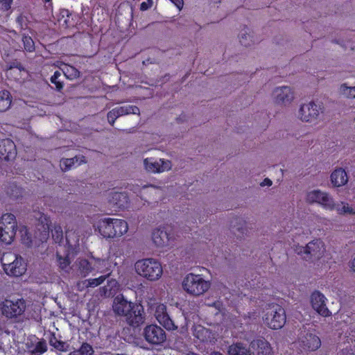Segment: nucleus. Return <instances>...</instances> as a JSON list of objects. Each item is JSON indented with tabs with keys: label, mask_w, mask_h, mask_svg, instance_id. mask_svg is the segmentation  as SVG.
I'll return each instance as SVG.
<instances>
[{
	"label": "nucleus",
	"mask_w": 355,
	"mask_h": 355,
	"mask_svg": "<svg viewBox=\"0 0 355 355\" xmlns=\"http://www.w3.org/2000/svg\"><path fill=\"white\" fill-rule=\"evenodd\" d=\"M113 310L116 314L125 316L128 323L132 327H139L144 322L142 306L128 302L122 295L114 298Z\"/></svg>",
	"instance_id": "1"
},
{
	"label": "nucleus",
	"mask_w": 355,
	"mask_h": 355,
	"mask_svg": "<svg viewBox=\"0 0 355 355\" xmlns=\"http://www.w3.org/2000/svg\"><path fill=\"white\" fill-rule=\"evenodd\" d=\"M66 245L62 249H58L56 256L60 267L62 269L67 268L70 263L71 259L79 252V235L76 231L67 230L65 232Z\"/></svg>",
	"instance_id": "2"
},
{
	"label": "nucleus",
	"mask_w": 355,
	"mask_h": 355,
	"mask_svg": "<svg viewBox=\"0 0 355 355\" xmlns=\"http://www.w3.org/2000/svg\"><path fill=\"white\" fill-rule=\"evenodd\" d=\"M94 229L103 238L114 239L125 234L128 230V225L123 219L104 218L96 223Z\"/></svg>",
	"instance_id": "3"
},
{
	"label": "nucleus",
	"mask_w": 355,
	"mask_h": 355,
	"mask_svg": "<svg viewBox=\"0 0 355 355\" xmlns=\"http://www.w3.org/2000/svg\"><path fill=\"white\" fill-rule=\"evenodd\" d=\"M135 270L139 275L151 282L158 280L163 273L160 262L153 258L137 261L135 263Z\"/></svg>",
	"instance_id": "4"
},
{
	"label": "nucleus",
	"mask_w": 355,
	"mask_h": 355,
	"mask_svg": "<svg viewBox=\"0 0 355 355\" xmlns=\"http://www.w3.org/2000/svg\"><path fill=\"white\" fill-rule=\"evenodd\" d=\"M182 287L187 293L193 296H200L209 290L210 283L200 275L189 273L183 279Z\"/></svg>",
	"instance_id": "5"
},
{
	"label": "nucleus",
	"mask_w": 355,
	"mask_h": 355,
	"mask_svg": "<svg viewBox=\"0 0 355 355\" xmlns=\"http://www.w3.org/2000/svg\"><path fill=\"white\" fill-rule=\"evenodd\" d=\"M264 323L272 329H279L284 327L286 321V311L279 304H270L266 309L263 317Z\"/></svg>",
	"instance_id": "6"
},
{
	"label": "nucleus",
	"mask_w": 355,
	"mask_h": 355,
	"mask_svg": "<svg viewBox=\"0 0 355 355\" xmlns=\"http://www.w3.org/2000/svg\"><path fill=\"white\" fill-rule=\"evenodd\" d=\"M295 250L305 261L314 262L323 257L325 246L323 241L318 239L311 241L305 247L297 248Z\"/></svg>",
	"instance_id": "7"
},
{
	"label": "nucleus",
	"mask_w": 355,
	"mask_h": 355,
	"mask_svg": "<svg viewBox=\"0 0 355 355\" xmlns=\"http://www.w3.org/2000/svg\"><path fill=\"white\" fill-rule=\"evenodd\" d=\"M148 309L155 311L154 315L158 322L168 331L178 329V326L171 318L166 311V306L157 302L155 298H149L148 301Z\"/></svg>",
	"instance_id": "8"
},
{
	"label": "nucleus",
	"mask_w": 355,
	"mask_h": 355,
	"mask_svg": "<svg viewBox=\"0 0 355 355\" xmlns=\"http://www.w3.org/2000/svg\"><path fill=\"white\" fill-rule=\"evenodd\" d=\"M17 220L14 214H5L0 219V241L10 244L17 232Z\"/></svg>",
	"instance_id": "9"
},
{
	"label": "nucleus",
	"mask_w": 355,
	"mask_h": 355,
	"mask_svg": "<svg viewBox=\"0 0 355 355\" xmlns=\"http://www.w3.org/2000/svg\"><path fill=\"white\" fill-rule=\"evenodd\" d=\"M26 309V303L23 298L16 301L5 300L1 305L2 314L8 319L20 318L24 313Z\"/></svg>",
	"instance_id": "10"
},
{
	"label": "nucleus",
	"mask_w": 355,
	"mask_h": 355,
	"mask_svg": "<svg viewBox=\"0 0 355 355\" xmlns=\"http://www.w3.org/2000/svg\"><path fill=\"white\" fill-rule=\"evenodd\" d=\"M306 201L309 203L317 202L320 204L323 208L329 210L337 211V207H342L343 202L340 204H336L331 196L326 192H322L320 190H313L310 191L306 195Z\"/></svg>",
	"instance_id": "11"
},
{
	"label": "nucleus",
	"mask_w": 355,
	"mask_h": 355,
	"mask_svg": "<svg viewBox=\"0 0 355 355\" xmlns=\"http://www.w3.org/2000/svg\"><path fill=\"white\" fill-rule=\"evenodd\" d=\"M145 340L153 345H160L166 340V334L164 330L157 324H150L144 330Z\"/></svg>",
	"instance_id": "12"
},
{
	"label": "nucleus",
	"mask_w": 355,
	"mask_h": 355,
	"mask_svg": "<svg viewBox=\"0 0 355 355\" xmlns=\"http://www.w3.org/2000/svg\"><path fill=\"white\" fill-rule=\"evenodd\" d=\"M322 109L320 105H316L314 102H310L300 107L299 116L303 121L312 122L318 119Z\"/></svg>",
	"instance_id": "13"
},
{
	"label": "nucleus",
	"mask_w": 355,
	"mask_h": 355,
	"mask_svg": "<svg viewBox=\"0 0 355 355\" xmlns=\"http://www.w3.org/2000/svg\"><path fill=\"white\" fill-rule=\"evenodd\" d=\"M2 264L4 271L9 276L20 277L26 271V264L20 256L15 255V259L11 263Z\"/></svg>",
	"instance_id": "14"
},
{
	"label": "nucleus",
	"mask_w": 355,
	"mask_h": 355,
	"mask_svg": "<svg viewBox=\"0 0 355 355\" xmlns=\"http://www.w3.org/2000/svg\"><path fill=\"white\" fill-rule=\"evenodd\" d=\"M325 296L318 291H314L311 295V304L313 309L320 315L329 317L331 315V311L326 306Z\"/></svg>",
	"instance_id": "15"
},
{
	"label": "nucleus",
	"mask_w": 355,
	"mask_h": 355,
	"mask_svg": "<svg viewBox=\"0 0 355 355\" xmlns=\"http://www.w3.org/2000/svg\"><path fill=\"white\" fill-rule=\"evenodd\" d=\"M17 154L15 142L10 139L0 140V159L10 161L15 159Z\"/></svg>",
	"instance_id": "16"
},
{
	"label": "nucleus",
	"mask_w": 355,
	"mask_h": 355,
	"mask_svg": "<svg viewBox=\"0 0 355 355\" xmlns=\"http://www.w3.org/2000/svg\"><path fill=\"white\" fill-rule=\"evenodd\" d=\"M300 347L305 352L316 351L321 346L319 336L313 333H306L300 338Z\"/></svg>",
	"instance_id": "17"
},
{
	"label": "nucleus",
	"mask_w": 355,
	"mask_h": 355,
	"mask_svg": "<svg viewBox=\"0 0 355 355\" xmlns=\"http://www.w3.org/2000/svg\"><path fill=\"white\" fill-rule=\"evenodd\" d=\"M144 164L146 171L154 173H162L171 168V162L162 159L157 160L153 157H148L144 159Z\"/></svg>",
	"instance_id": "18"
},
{
	"label": "nucleus",
	"mask_w": 355,
	"mask_h": 355,
	"mask_svg": "<svg viewBox=\"0 0 355 355\" xmlns=\"http://www.w3.org/2000/svg\"><path fill=\"white\" fill-rule=\"evenodd\" d=\"M253 355H272V347L264 338L253 340L250 345Z\"/></svg>",
	"instance_id": "19"
},
{
	"label": "nucleus",
	"mask_w": 355,
	"mask_h": 355,
	"mask_svg": "<svg viewBox=\"0 0 355 355\" xmlns=\"http://www.w3.org/2000/svg\"><path fill=\"white\" fill-rule=\"evenodd\" d=\"M273 94L275 103L278 104L291 103L294 98L293 92L291 87L287 86L276 88L273 92Z\"/></svg>",
	"instance_id": "20"
},
{
	"label": "nucleus",
	"mask_w": 355,
	"mask_h": 355,
	"mask_svg": "<svg viewBox=\"0 0 355 355\" xmlns=\"http://www.w3.org/2000/svg\"><path fill=\"white\" fill-rule=\"evenodd\" d=\"M111 197L109 198V202L114 209H124L128 207L129 204V198L125 192H112Z\"/></svg>",
	"instance_id": "21"
},
{
	"label": "nucleus",
	"mask_w": 355,
	"mask_h": 355,
	"mask_svg": "<svg viewBox=\"0 0 355 355\" xmlns=\"http://www.w3.org/2000/svg\"><path fill=\"white\" fill-rule=\"evenodd\" d=\"M152 239L156 246L164 247L169 244L170 234L165 227L157 228L152 233Z\"/></svg>",
	"instance_id": "22"
},
{
	"label": "nucleus",
	"mask_w": 355,
	"mask_h": 355,
	"mask_svg": "<svg viewBox=\"0 0 355 355\" xmlns=\"http://www.w3.org/2000/svg\"><path fill=\"white\" fill-rule=\"evenodd\" d=\"M21 73H26L22 64L17 60L11 62L6 71L8 78H12L15 81L22 79Z\"/></svg>",
	"instance_id": "23"
},
{
	"label": "nucleus",
	"mask_w": 355,
	"mask_h": 355,
	"mask_svg": "<svg viewBox=\"0 0 355 355\" xmlns=\"http://www.w3.org/2000/svg\"><path fill=\"white\" fill-rule=\"evenodd\" d=\"M86 162V158L83 155H76L72 158H62L60 160V168L63 171L71 170L73 167H76L82 163Z\"/></svg>",
	"instance_id": "24"
},
{
	"label": "nucleus",
	"mask_w": 355,
	"mask_h": 355,
	"mask_svg": "<svg viewBox=\"0 0 355 355\" xmlns=\"http://www.w3.org/2000/svg\"><path fill=\"white\" fill-rule=\"evenodd\" d=\"M331 181L334 187H339L348 182V176L345 169L342 168L335 169L331 174Z\"/></svg>",
	"instance_id": "25"
},
{
	"label": "nucleus",
	"mask_w": 355,
	"mask_h": 355,
	"mask_svg": "<svg viewBox=\"0 0 355 355\" xmlns=\"http://www.w3.org/2000/svg\"><path fill=\"white\" fill-rule=\"evenodd\" d=\"M228 355H252V353L243 343H236L229 347Z\"/></svg>",
	"instance_id": "26"
},
{
	"label": "nucleus",
	"mask_w": 355,
	"mask_h": 355,
	"mask_svg": "<svg viewBox=\"0 0 355 355\" xmlns=\"http://www.w3.org/2000/svg\"><path fill=\"white\" fill-rule=\"evenodd\" d=\"M114 110H115V112L118 117L130 114L138 115H139L140 114L139 108L136 105H128L114 107Z\"/></svg>",
	"instance_id": "27"
},
{
	"label": "nucleus",
	"mask_w": 355,
	"mask_h": 355,
	"mask_svg": "<svg viewBox=\"0 0 355 355\" xmlns=\"http://www.w3.org/2000/svg\"><path fill=\"white\" fill-rule=\"evenodd\" d=\"M49 345L60 352H67L69 345L64 341L58 340L55 333H51L49 339Z\"/></svg>",
	"instance_id": "28"
},
{
	"label": "nucleus",
	"mask_w": 355,
	"mask_h": 355,
	"mask_svg": "<svg viewBox=\"0 0 355 355\" xmlns=\"http://www.w3.org/2000/svg\"><path fill=\"white\" fill-rule=\"evenodd\" d=\"M12 103V96L7 90L0 92V112L8 110Z\"/></svg>",
	"instance_id": "29"
},
{
	"label": "nucleus",
	"mask_w": 355,
	"mask_h": 355,
	"mask_svg": "<svg viewBox=\"0 0 355 355\" xmlns=\"http://www.w3.org/2000/svg\"><path fill=\"white\" fill-rule=\"evenodd\" d=\"M61 69L66 78L69 80H73L80 76V71L72 65L64 64Z\"/></svg>",
	"instance_id": "30"
},
{
	"label": "nucleus",
	"mask_w": 355,
	"mask_h": 355,
	"mask_svg": "<svg viewBox=\"0 0 355 355\" xmlns=\"http://www.w3.org/2000/svg\"><path fill=\"white\" fill-rule=\"evenodd\" d=\"M94 350L93 347L87 342H83L80 347L70 352L68 355H93Z\"/></svg>",
	"instance_id": "31"
},
{
	"label": "nucleus",
	"mask_w": 355,
	"mask_h": 355,
	"mask_svg": "<svg viewBox=\"0 0 355 355\" xmlns=\"http://www.w3.org/2000/svg\"><path fill=\"white\" fill-rule=\"evenodd\" d=\"M110 272H108L106 275H101L97 278L86 279L84 282V284L87 288H94L103 284L105 282V280L110 276Z\"/></svg>",
	"instance_id": "32"
},
{
	"label": "nucleus",
	"mask_w": 355,
	"mask_h": 355,
	"mask_svg": "<svg viewBox=\"0 0 355 355\" xmlns=\"http://www.w3.org/2000/svg\"><path fill=\"white\" fill-rule=\"evenodd\" d=\"M52 238L55 243H58L59 247L62 248L61 243L63 241V231L62 228L60 225H55L53 229L51 230Z\"/></svg>",
	"instance_id": "33"
},
{
	"label": "nucleus",
	"mask_w": 355,
	"mask_h": 355,
	"mask_svg": "<svg viewBox=\"0 0 355 355\" xmlns=\"http://www.w3.org/2000/svg\"><path fill=\"white\" fill-rule=\"evenodd\" d=\"M60 76L61 72L55 71L50 78L51 83L55 85V89L58 92L62 91L64 87V83L60 79Z\"/></svg>",
	"instance_id": "34"
},
{
	"label": "nucleus",
	"mask_w": 355,
	"mask_h": 355,
	"mask_svg": "<svg viewBox=\"0 0 355 355\" xmlns=\"http://www.w3.org/2000/svg\"><path fill=\"white\" fill-rule=\"evenodd\" d=\"M252 37L250 35V29L247 26H245L244 33L240 34L239 35V41L241 44L245 47L250 46L251 42H252Z\"/></svg>",
	"instance_id": "35"
},
{
	"label": "nucleus",
	"mask_w": 355,
	"mask_h": 355,
	"mask_svg": "<svg viewBox=\"0 0 355 355\" xmlns=\"http://www.w3.org/2000/svg\"><path fill=\"white\" fill-rule=\"evenodd\" d=\"M8 194L13 199H18L22 197L23 189L15 184H12L8 188Z\"/></svg>",
	"instance_id": "36"
},
{
	"label": "nucleus",
	"mask_w": 355,
	"mask_h": 355,
	"mask_svg": "<svg viewBox=\"0 0 355 355\" xmlns=\"http://www.w3.org/2000/svg\"><path fill=\"white\" fill-rule=\"evenodd\" d=\"M47 351V345L44 340H41L38 341L34 349L31 351V354L33 355H41L45 353Z\"/></svg>",
	"instance_id": "37"
},
{
	"label": "nucleus",
	"mask_w": 355,
	"mask_h": 355,
	"mask_svg": "<svg viewBox=\"0 0 355 355\" xmlns=\"http://www.w3.org/2000/svg\"><path fill=\"white\" fill-rule=\"evenodd\" d=\"M79 268L84 276L89 275L93 270L91 263L87 259H81L80 261Z\"/></svg>",
	"instance_id": "38"
},
{
	"label": "nucleus",
	"mask_w": 355,
	"mask_h": 355,
	"mask_svg": "<svg viewBox=\"0 0 355 355\" xmlns=\"http://www.w3.org/2000/svg\"><path fill=\"white\" fill-rule=\"evenodd\" d=\"M340 91L347 98H355V86L348 87L347 84H343L340 86Z\"/></svg>",
	"instance_id": "39"
},
{
	"label": "nucleus",
	"mask_w": 355,
	"mask_h": 355,
	"mask_svg": "<svg viewBox=\"0 0 355 355\" xmlns=\"http://www.w3.org/2000/svg\"><path fill=\"white\" fill-rule=\"evenodd\" d=\"M24 49L28 52H33L35 49V43L31 37L24 35L22 37Z\"/></svg>",
	"instance_id": "40"
},
{
	"label": "nucleus",
	"mask_w": 355,
	"mask_h": 355,
	"mask_svg": "<svg viewBox=\"0 0 355 355\" xmlns=\"http://www.w3.org/2000/svg\"><path fill=\"white\" fill-rule=\"evenodd\" d=\"M337 212L339 214H349L355 215V211L346 202H343L341 207L340 206L337 207Z\"/></svg>",
	"instance_id": "41"
},
{
	"label": "nucleus",
	"mask_w": 355,
	"mask_h": 355,
	"mask_svg": "<svg viewBox=\"0 0 355 355\" xmlns=\"http://www.w3.org/2000/svg\"><path fill=\"white\" fill-rule=\"evenodd\" d=\"M107 118L109 123L114 126L115 121L119 118L114 108L107 112Z\"/></svg>",
	"instance_id": "42"
},
{
	"label": "nucleus",
	"mask_w": 355,
	"mask_h": 355,
	"mask_svg": "<svg viewBox=\"0 0 355 355\" xmlns=\"http://www.w3.org/2000/svg\"><path fill=\"white\" fill-rule=\"evenodd\" d=\"M62 17H64L65 15L67 16V18L64 20L63 23L66 25L67 27H71L73 26L74 24L71 23L69 21L70 17H72V14L69 12V11L67 9H64L61 12Z\"/></svg>",
	"instance_id": "43"
},
{
	"label": "nucleus",
	"mask_w": 355,
	"mask_h": 355,
	"mask_svg": "<svg viewBox=\"0 0 355 355\" xmlns=\"http://www.w3.org/2000/svg\"><path fill=\"white\" fill-rule=\"evenodd\" d=\"M153 5V0H146L140 4V10L145 11L150 8Z\"/></svg>",
	"instance_id": "44"
},
{
	"label": "nucleus",
	"mask_w": 355,
	"mask_h": 355,
	"mask_svg": "<svg viewBox=\"0 0 355 355\" xmlns=\"http://www.w3.org/2000/svg\"><path fill=\"white\" fill-rule=\"evenodd\" d=\"M44 220L46 221V227H44V231L46 233V235H49V218L46 217L45 216H44ZM43 227H44V225Z\"/></svg>",
	"instance_id": "45"
},
{
	"label": "nucleus",
	"mask_w": 355,
	"mask_h": 355,
	"mask_svg": "<svg viewBox=\"0 0 355 355\" xmlns=\"http://www.w3.org/2000/svg\"><path fill=\"white\" fill-rule=\"evenodd\" d=\"M272 181L269 178H265L263 181L261 183V186H271L272 185Z\"/></svg>",
	"instance_id": "46"
},
{
	"label": "nucleus",
	"mask_w": 355,
	"mask_h": 355,
	"mask_svg": "<svg viewBox=\"0 0 355 355\" xmlns=\"http://www.w3.org/2000/svg\"><path fill=\"white\" fill-rule=\"evenodd\" d=\"M23 243L26 244L27 245H31L32 244V240L31 236H27L26 239L25 237H22Z\"/></svg>",
	"instance_id": "47"
},
{
	"label": "nucleus",
	"mask_w": 355,
	"mask_h": 355,
	"mask_svg": "<svg viewBox=\"0 0 355 355\" xmlns=\"http://www.w3.org/2000/svg\"><path fill=\"white\" fill-rule=\"evenodd\" d=\"M338 355H353V354L351 353L349 349H343L338 354Z\"/></svg>",
	"instance_id": "48"
},
{
	"label": "nucleus",
	"mask_w": 355,
	"mask_h": 355,
	"mask_svg": "<svg viewBox=\"0 0 355 355\" xmlns=\"http://www.w3.org/2000/svg\"><path fill=\"white\" fill-rule=\"evenodd\" d=\"M96 263L98 266H105L107 263H108V261L105 259H98Z\"/></svg>",
	"instance_id": "49"
},
{
	"label": "nucleus",
	"mask_w": 355,
	"mask_h": 355,
	"mask_svg": "<svg viewBox=\"0 0 355 355\" xmlns=\"http://www.w3.org/2000/svg\"><path fill=\"white\" fill-rule=\"evenodd\" d=\"M350 268L352 270L355 272V257L351 261Z\"/></svg>",
	"instance_id": "50"
},
{
	"label": "nucleus",
	"mask_w": 355,
	"mask_h": 355,
	"mask_svg": "<svg viewBox=\"0 0 355 355\" xmlns=\"http://www.w3.org/2000/svg\"><path fill=\"white\" fill-rule=\"evenodd\" d=\"M211 355H223L219 352H211Z\"/></svg>",
	"instance_id": "51"
},
{
	"label": "nucleus",
	"mask_w": 355,
	"mask_h": 355,
	"mask_svg": "<svg viewBox=\"0 0 355 355\" xmlns=\"http://www.w3.org/2000/svg\"><path fill=\"white\" fill-rule=\"evenodd\" d=\"M194 336L198 338V339H201L200 338V336L199 335V331H196L195 334H194Z\"/></svg>",
	"instance_id": "52"
},
{
	"label": "nucleus",
	"mask_w": 355,
	"mask_h": 355,
	"mask_svg": "<svg viewBox=\"0 0 355 355\" xmlns=\"http://www.w3.org/2000/svg\"><path fill=\"white\" fill-rule=\"evenodd\" d=\"M324 268V269H327V268H330V266H327L324 264V266H323V265H322V266H321V268Z\"/></svg>",
	"instance_id": "53"
},
{
	"label": "nucleus",
	"mask_w": 355,
	"mask_h": 355,
	"mask_svg": "<svg viewBox=\"0 0 355 355\" xmlns=\"http://www.w3.org/2000/svg\"><path fill=\"white\" fill-rule=\"evenodd\" d=\"M237 230L243 233V227H238Z\"/></svg>",
	"instance_id": "54"
},
{
	"label": "nucleus",
	"mask_w": 355,
	"mask_h": 355,
	"mask_svg": "<svg viewBox=\"0 0 355 355\" xmlns=\"http://www.w3.org/2000/svg\"><path fill=\"white\" fill-rule=\"evenodd\" d=\"M45 3H49L50 1H51L52 0H44Z\"/></svg>",
	"instance_id": "55"
},
{
	"label": "nucleus",
	"mask_w": 355,
	"mask_h": 355,
	"mask_svg": "<svg viewBox=\"0 0 355 355\" xmlns=\"http://www.w3.org/2000/svg\"><path fill=\"white\" fill-rule=\"evenodd\" d=\"M12 2V0H8V4L10 5V3Z\"/></svg>",
	"instance_id": "56"
}]
</instances>
